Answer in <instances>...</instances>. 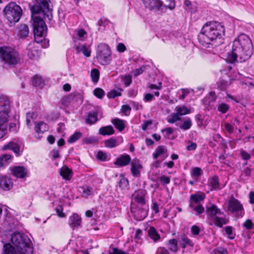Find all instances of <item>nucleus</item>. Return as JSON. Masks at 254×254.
Masks as SVG:
<instances>
[{
  "mask_svg": "<svg viewBox=\"0 0 254 254\" xmlns=\"http://www.w3.org/2000/svg\"><path fill=\"white\" fill-rule=\"evenodd\" d=\"M204 198V195L194 194L190 196V203H194L195 204H197L198 203L203 200Z\"/></svg>",
  "mask_w": 254,
  "mask_h": 254,
  "instance_id": "f704fd0d",
  "label": "nucleus"
},
{
  "mask_svg": "<svg viewBox=\"0 0 254 254\" xmlns=\"http://www.w3.org/2000/svg\"><path fill=\"white\" fill-rule=\"evenodd\" d=\"M119 186L122 190L127 189L128 187V180L125 178H122L119 183Z\"/></svg>",
  "mask_w": 254,
  "mask_h": 254,
  "instance_id": "37998d69",
  "label": "nucleus"
},
{
  "mask_svg": "<svg viewBox=\"0 0 254 254\" xmlns=\"http://www.w3.org/2000/svg\"><path fill=\"white\" fill-rule=\"evenodd\" d=\"M11 241L16 249L23 251V253H19L18 254H33L31 242L27 236L20 233H14L11 236Z\"/></svg>",
  "mask_w": 254,
  "mask_h": 254,
  "instance_id": "39448f33",
  "label": "nucleus"
},
{
  "mask_svg": "<svg viewBox=\"0 0 254 254\" xmlns=\"http://www.w3.org/2000/svg\"><path fill=\"white\" fill-rule=\"evenodd\" d=\"M148 235L149 237L154 242L159 241L160 236L157 232L156 230L153 227H151L148 230Z\"/></svg>",
  "mask_w": 254,
  "mask_h": 254,
  "instance_id": "393cba45",
  "label": "nucleus"
},
{
  "mask_svg": "<svg viewBox=\"0 0 254 254\" xmlns=\"http://www.w3.org/2000/svg\"><path fill=\"white\" fill-rule=\"evenodd\" d=\"M115 133V130L111 126H108L101 127L99 130V133L102 135H110Z\"/></svg>",
  "mask_w": 254,
  "mask_h": 254,
  "instance_id": "4be33fe9",
  "label": "nucleus"
},
{
  "mask_svg": "<svg viewBox=\"0 0 254 254\" xmlns=\"http://www.w3.org/2000/svg\"><path fill=\"white\" fill-rule=\"evenodd\" d=\"M83 51L82 53L84 54L85 56L86 57H89L90 56L91 51L88 49L85 45H83L82 47Z\"/></svg>",
  "mask_w": 254,
  "mask_h": 254,
  "instance_id": "69168bd1",
  "label": "nucleus"
},
{
  "mask_svg": "<svg viewBox=\"0 0 254 254\" xmlns=\"http://www.w3.org/2000/svg\"><path fill=\"white\" fill-rule=\"evenodd\" d=\"M181 239L182 242L181 247L183 249H185L187 246H193V243L185 234H183L181 235Z\"/></svg>",
  "mask_w": 254,
  "mask_h": 254,
  "instance_id": "7c9ffc66",
  "label": "nucleus"
},
{
  "mask_svg": "<svg viewBox=\"0 0 254 254\" xmlns=\"http://www.w3.org/2000/svg\"><path fill=\"white\" fill-rule=\"evenodd\" d=\"M143 3L146 8L151 11H162L164 3L160 0H142Z\"/></svg>",
  "mask_w": 254,
  "mask_h": 254,
  "instance_id": "9b49d317",
  "label": "nucleus"
},
{
  "mask_svg": "<svg viewBox=\"0 0 254 254\" xmlns=\"http://www.w3.org/2000/svg\"><path fill=\"white\" fill-rule=\"evenodd\" d=\"M167 151V149L164 146H159L156 149L155 152L153 153V156L154 159H157L159 156L163 155Z\"/></svg>",
  "mask_w": 254,
  "mask_h": 254,
  "instance_id": "c756f323",
  "label": "nucleus"
},
{
  "mask_svg": "<svg viewBox=\"0 0 254 254\" xmlns=\"http://www.w3.org/2000/svg\"><path fill=\"white\" fill-rule=\"evenodd\" d=\"M130 157L128 155H122L118 158L115 162V164L119 166L127 165L130 161Z\"/></svg>",
  "mask_w": 254,
  "mask_h": 254,
  "instance_id": "aec40b11",
  "label": "nucleus"
},
{
  "mask_svg": "<svg viewBox=\"0 0 254 254\" xmlns=\"http://www.w3.org/2000/svg\"><path fill=\"white\" fill-rule=\"evenodd\" d=\"M146 194V191L143 190H138L132 194L135 201L140 205H144L145 203L144 199Z\"/></svg>",
  "mask_w": 254,
  "mask_h": 254,
  "instance_id": "dca6fc26",
  "label": "nucleus"
},
{
  "mask_svg": "<svg viewBox=\"0 0 254 254\" xmlns=\"http://www.w3.org/2000/svg\"><path fill=\"white\" fill-rule=\"evenodd\" d=\"M32 84L35 86H38L42 88L45 85L44 81L40 76L36 75L34 76L32 79Z\"/></svg>",
  "mask_w": 254,
  "mask_h": 254,
  "instance_id": "cd10ccee",
  "label": "nucleus"
},
{
  "mask_svg": "<svg viewBox=\"0 0 254 254\" xmlns=\"http://www.w3.org/2000/svg\"><path fill=\"white\" fill-rule=\"evenodd\" d=\"M33 113H28L26 114V124L28 127H31V121L33 118Z\"/></svg>",
  "mask_w": 254,
  "mask_h": 254,
  "instance_id": "0e129e2a",
  "label": "nucleus"
},
{
  "mask_svg": "<svg viewBox=\"0 0 254 254\" xmlns=\"http://www.w3.org/2000/svg\"><path fill=\"white\" fill-rule=\"evenodd\" d=\"M48 128V127L46 124L43 122H40L36 125L35 129L36 132L40 133H43L47 130Z\"/></svg>",
  "mask_w": 254,
  "mask_h": 254,
  "instance_id": "2f4dec72",
  "label": "nucleus"
},
{
  "mask_svg": "<svg viewBox=\"0 0 254 254\" xmlns=\"http://www.w3.org/2000/svg\"><path fill=\"white\" fill-rule=\"evenodd\" d=\"M212 254H227V251L223 249H219L214 250Z\"/></svg>",
  "mask_w": 254,
  "mask_h": 254,
  "instance_id": "774afa93",
  "label": "nucleus"
},
{
  "mask_svg": "<svg viewBox=\"0 0 254 254\" xmlns=\"http://www.w3.org/2000/svg\"><path fill=\"white\" fill-rule=\"evenodd\" d=\"M122 89H120L119 90H112L107 94V96L109 98H114L116 97L121 95Z\"/></svg>",
  "mask_w": 254,
  "mask_h": 254,
  "instance_id": "49530a36",
  "label": "nucleus"
},
{
  "mask_svg": "<svg viewBox=\"0 0 254 254\" xmlns=\"http://www.w3.org/2000/svg\"><path fill=\"white\" fill-rule=\"evenodd\" d=\"M110 23V21L105 18H101L98 21V25L99 26L98 30L103 31L105 30L106 27Z\"/></svg>",
  "mask_w": 254,
  "mask_h": 254,
  "instance_id": "c85d7f7f",
  "label": "nucleus"
},
{
  "mask_svg": "<svg viewBox=\"0 0 254 254\" xmlns=\"http://www.w3.org/2000/svg\"><path fill=\"white\" fill-rule=\"evenodd\" d=\"M122 80L124 82V84L127 86H129L131 82V77L130 75H126L122 78Z\"/></svg>",
  "mask_w": 254,
  "mask_h": 254,
  "instance_id": "4d7b16f0",
  "label": "nucleus"
},
{
  "mask_svg": "<svg viewBox=\"0 0 254 254\" xmlns=\"http://www.w3.org/2000/svg\"><path fill=\"white\" fill-rule=\"evenodd\" d=\"M105 146L109 148H113L117 145V140L113 138H111L105 142Z\"/></svg>",
  "mask_w": 254,
  "mask_h": 254,
  "instance_id": "c03bdc74",
  "label": "nucleus"
},
{
  "mask_svg": "<svg viewBox=\"0 0 254 254\" xmlns=\"http://www.w3.org/2000/svg\"><path fill=\"white\" fill-rule=\"evenodd\" d=\"M176 113L180 116H183L190 113V109H188L185 106H177L175 108Z\"/></svg>",
  "mask_w": 254,
  "mask_h": 254,
  "instance_id": "72a5a7b5",
  "label": "nucleus"
},
{
  "mask_svg": "<svg viewBox=\"0 0 254 254\" xmlns=\"http://www.w3.org/2000/svg\"><path fill=\"white\" fill-rule=\"evenodd\" d=\"M192 126L191 121L190 119L188 118L186 120L183 124L180 126V128L183 130H186L189 129Z\"/></svg>",
  "mask_w": 254,
  "mask_h": 254,
  "instance_id": "ea45409f",
  "label": "nucleus"
},
{
  "mask_svg": "<svg viewBox=\"0 0 254 254\" xmlns=\"http://www.w3.org/2000/svg\"><path fill=\"white\" fill-rule=\"evenodd\" d=\"M12 174L16 178H23L27 174V169L22 166H15L11 168Z\"/></svg>",
  "mask_w": 254,
  "mask_h": 254,
  "instance_id": "4468645a",
  "label": "nucleus"
},
{
  "mask_svg": "<svg viewBox=\"0 0 254 254\" xmlns=\"http://www.w3.org/2000/svg\"><path fill=\"white\" fill-rule=\"evenodd\" d=\"M0 57L5 66L14 67L20 63L21 57L19 54L10 47H0Z\"/></svg>",
  "mask_w": 254,
  "mask_h": 254,
  "instance_id": "7ed1b4c3",
  "label": "nucleus"
},
{
  "mask_svg": "<svg viewBox=\"0 0 254 254\" xmlns=\"http://www.w3.org/2000/svg\"><path fill=\"white\" fill-rule=\"evenodd\" d=\"M176 2L175 0H169V3L164 4L163 7L168 8L170 10H173L175 8Z\"/></svg>",
  "mask_w": 254,
  "mask_h": 254,
  "instance_id": "8fccbe9b",
  "label": "nucleus"
},
{
  "mask_svg": "<svg viewBox=\"0 0 254 254\" xmlns=\"http://www.w3.org/2000/svg\"><path fill=\"white\" fill-rule=\"evenodd\" d=\"M97 113L93 112L89 113L88 118L86 119L87 124H92L95 123L97 121Z\"/></svg>",
  "mask_w": 254,
  "mask_h": 254,
  "instance_id": "e433bc0d",
  "label": "nucleus"
},
{
  "mask_svg": "<svg viewBox=\"0 0 254 254\" xmlns=\"http://www.w3.org/2000/svg\"><path fill=\"white\" fill-rule=\"evenodd\" d=\"M92 80L94 82H97L99 77V71L97 69H93L91 72Z\"/></svg>",
  "mask_w": 254,
  "mask_h": 254,
  "instance_id": "a18cd8bd",
  "label": "nucleus"
},
{
  "mask_svg": "<svg viewBox=\"0 0 254 254\" xmlns=\"http://www.w3.org/2000/svg\"><path fill=\"white\" fill-rule=\"evenodd\" d=\"M202 174V170L198 167H195L192 170V175L194 177H199Z\"/></svg>",
  "mask_w": 254,
  "mask_h": 254,
  "instance_id": "13d9d810",
  "label": "nucleus"
},
{
  "mask_svg": "<svg viewBox=\"0 0 254 254\" xmlns=\"http://www.w3.org/2000/svg\"><path fill=\"white\" fill-rule=\"evenodd\" d=\"M96 157L98 160L104 161L106 160L107 155L106 154L104 153L103 151H99L97 153Z\"/></svg>",
  "mask_w": 254,
  "mask_h": 254,
  "instance_id": "603ef678",
  "label": "nucleus"
},
{
  "mask_svg": "<svg viewBox=\"0 0 254 254\" xmlns=\"http://www.w3.org/2000/svg\"><path fill=\"white\" fill-rule=\"evenodd\" d=\"M12 187L13 183L10 178L5 176L0 177V188L4 190H8Z\"/></svg>",
  "mask_w": 254,
  "mask_h": 254,
  "instance_id": "2eb2a0df",
  "label": "nucleus"
},
{
  "mask_svg": "<svg viewBox=\"0 0 254 254\" xmlns=\"http://www.w3.org/2000/svg\"><path fill=\"white\" fill-rule=\"evenodd\" d=\"M122 112L126 115H127L130 113L131 108L128 105H123L122 107Z\"/></svg>",
  "mask_w": 254,
  "mask_h": 254,
  "instance_id": "680f3d73",
  "label": "nucleus"
},
{
  "mask_svg": "<svg viewBox=\"0 0 254 254\" xmlns=\"http://www.w3.org/2000/svg\"><path fill=\"white\" fill-rule=\"evenodd\" d=\"M10 111V103L7 97L0 94V118L4 120L8 119Z\"/></svg>",
  "mask_w": 254,
  "mask_h": 254,
  "instance_id": "9d476101",
  "label": "nucleus"
},
{
  "mask_svg": "<svg viewBox=\"0 0 254 254\" xmlns=\"http://www.w3.org/2000/svg\"><path fill=\"white\" fill-rule=\"evenodd\" d=\"M228 210L234 213L241 215L243 210L242 205L240 202L234 197L231 198L228 203Z\"/></svg>",
  "mask_w": 254,
  "mask_h": 254,
  "instance_id": "f8f14e48",
  "label": "nucleus"
},
{
  "mask_svg": "<svg viewBox=\"0 0 254 254\" xmlns=\"http://www.w3.org/2000/svg\"><path fill=\"white\" fill-rule=\"evenodd\" d=\"M94 94L98 98L101 99L105 95L104 91L100 88H97L94 90Z\"/></svg>",
  "mask_w": 254,
  "mask_h": 254,
  "instance_id": "de8ad7c7",
  "label": "nucleus"
},
{
  "mask_svg": "<svg viewBox=\"0 0 254 254\" xmlns=\"http://www.w3.org/2000/svg\"><path fill=\"white\" fill-rule=\"evenodd\" d=\"M15 33L18 38L25 39L29 33V29L28 25L25 24L20 25L16 28Z\"/></svg>",
  "mask_w": 254,
  "mask_h": 254,
  "instance_id": "ddd939ff",
  "label": "nucleus"
},
{
  "mask_svg": "<svg viewBox=\"0 0 254 254\" xmlns=\"http://www.w3.org/2000/svg\"><path fill=\"white\" fill-rule=\"evenodd\" d=\"M60 174L66 180H69L72 177L71 170L66 166H64L61 169Z\"/></svg>",
  "mask_w": 254,
  "mask_h": 254,
  "instance_id": "5701e85b",
  "label": "nucleus"
},
{
  "mask_svg": "<svg viewBox=\"0 0 254 254\" xmlns=\"http://www.w3.org/2000/svg\"><path fill=\"white\" fill-rule=\"evenodd\" d=\"M111 52L109 47L106 44H102L98 47L97 57L103 64H108L111 60Z\"/></svg>",
  "mask_w": 254,
  "mask_h": 254,
  "instance_id": "1a4fd4ad",
  "label": "nucleus"
},
{
  "mask_svg": "<svg viewBox=\"0 0 254 254\" xmlns=\"http://www.w3.org/2000/svg\"><path fill=\"white\" fill-rule=\"evenodd\" d=\"M159 180L162 185H167L170 183V178L169 177L162 176L159 178Z\"/></svg>",
  "mask_w": 254,
  "mask_h": 254,
  "instance_id": "5fc2aeb1",
  "label": "nucleus"
},
{
  "mask_svg": "<svg viewBox=\"0 0 254 254\" xmlns=\"http://www.w3.org/2000/svg\"><path fill=\"white\" fill-rule=\"evenodd\" d=\"M190 207L198 214H201L204 211V207L199 204H195L194 203H190Z\"/></svg>",
  "mask_w": 254,
  "mask_h": 254,
  "instance_id": "4c0bfd02",
  "label": "nucleus"
},
{
  "mask_svg": "<svg viewBox=\"0 0 254 254\" xmlns=\"http://www.w3.org/2000/svg\"><path fill=\"white\" fill-rule=\"evenodd\" d=\"M176 2L175 0H169V3L164 4L163 7L168 8L170 10H173L175 8Z\"/></svg>",
  "mask_w": 254,
  "mask_h": 254,
  "instance_id": "09e8293b",
  "label": "nucleus"
},
{
  "mask_svg": "<svg viewBox=\"0 0 254 254\" xmlns=\"http://www.w3.org/2000/svg\"><path fill=\"white\" fill-rule=\"evenodd\" d=\"M35 44V42L30 43L29 45V48L28 49L27 55L31 59H36L39 57L40 51L35 48H33L32 46Z\"/></svg>",
  "mask_w": 254,
  "mask_h": 254,
  "instance_id": "6ab92c4d",
  "label": "nucleus"
},
{
  "mask_svg": "<svg viewBox=\"0 0 254 254\" xmlns=\"http://www.w3.org/2000/svg\"><path fill=\"white\" fill-rule=\"evenodd\" d=\"M206 213L210 220L213 221L215 225L219 227H222L223 224L227 223V220L224 218L217 216V215H221L223 212L217 207L216 205L213 204L206 207Z\"/></svg>",
  "mask_w": 254,
  "mask_h": 254,
  "instance_id": "6e6552de",
  "label": "nucleus"
},
{
  "mask_svg": "<svg viewBox=\"0 0 254 254\" xmlns=\"http://www.w3.org/2000/svg\"><path fill=\"white\" fill-rule=\"evenodd\" d=\"M131 171L132 175L134 176H138L140 174L139 169L141 168V165L139 164H135L132 162H131Z\"/></svg>",
  "mask_w": 254,
  "mask_h": 254,
  "instance_id": "c9c22d12",
  "label": "nucleus"
},
{
  "mask_svg": "<svg viewBox=\"0 0 254 254\" xmlns=\"http://www.w3.org/2000/svg\"><path fill=\"white\" fill-rule=\"evenodd\" d=\"M218 110L222 113H225L229 109V106L224 103L220 104L218 107Z\"/></svg>",
  "mask_w": 254,
  "mask_h": 254,
  "instance_id": "3c124183",
  "label": "nucleus"
},
{
  "mask_svg": "<svg viewBox=\"0 0 254 254\" xmlns=\"http://www.w3.org/2000/svg\"><path fill=\"white\" fill-rule=\"evenodd\" d=\"M81 221V217L78 214L74 213L70 216L68 224L72 229H74L80 225Z\"/></svg>",
  "mask_w": 254,
  "mask_h": 254,
  "instance_id": "a211bd4d",
  "label": "nucleus"
},
{
  "mask_svg": "<svg viewBox=\"0 0 254 254\" xmlns=\"http://www.w3.org/2000/svg\"><path fill=\"white\" fill-rule=\"evenodd\" d=\"M224 129L229 133H232L234 131V127L231 124L225 123L224 125Z\"/></svg>",
  "mask_w": 254,
  "mask_h": 254,
  "instance_id": "6e6d98bb",
  "label": "nucleus"
},
{
  "mask_svg": "<svg viewBox=\"0 0 254 254\" xmlns=\"http://www.w3.org/2000/svg\"><path fill=\"white\" fill-rule=\"evenodd\" d=\"M5 18L11 24L19 21L22 14L21 8L15 2H10L3 10Z\"/></svg>",
  "mask_w": 254,
  "mask_h": 254,
  "instance_id": "423d86ee",
  "label": "nucleus"
},
{
  "mask_svg": "<svg viewBox=\"0 0 254 254\" xmlns=\"http://www.w3.org/2000/svg\"><path fill=\"white\" fill-rule=\"evenodd\" d=\"M117 49L119 52L122 53L125 51L126 47L123 43H119L117 46Z\"/></svg>",
  "mask_w": 254,
  "mask_h": 254,
  "instance_id": "338daca9",
  "label": "nucleus"
},
{
  "mask_svg": "<svg viewBox=\"0 0 254 254\" xmlns=\"http://www.w3.org/2000/svg\"><path fill=\"white\" fill-rule=\"evenodd\" d=\"M112 123L115 126L116 128L120 131H122L125 127L124 121L119 119H112Z\"/></svg>",
  "mask_w": 254,
  "mask_h": 254,
  "instance_id": "bb28decb",
  "label": "nucleus"
},
{
  "mask_svg": "<svg viewBox=\"0 0 254 254\" xmlns=\"http://www.w3.org/2000/svg\"><path fill=\"white\" fill-rule=\"evenodd\" d=\"M7 122L8 119L4 120L3 118H0V139L6 133Z\"/></svg>",
  "mask_w": 254,
  "mask_h": 254,
  "instance_id": "412c9836",
  "label": "nucleus"
},
{
  "mask_svg": "<svg viewBox=\"0 0 254 254\" xmlns=\"http://www.w3.org/2000/svg\"><path fill=\"white\" fill-rule=\"evenodd\" d=\"M34 4L30 7L31 15H41L46 21H50L52 18V9L50 8V0H32Z\"/></svg>",
  "mask_w": 254,
  "mask_h": 254,
  "instance_id": "20e7f679",
  "label": "nucleus"
},
{
  "mask_svg": "<svg viewBox=\"0 0 254 254\" xmlns=\"http://www.w3.org/2000/svg\"><path fill=\"white\" fill-rule=\"evenodd\" d=\"M56 212L60 217H64L65 215L63 212V208L61 205L58 206L56 208Z\"/></svg>",
  "mask_w": 254,
  "mask_h": 254,
  "instance_id": "864d4df0",
  "label": "nucleus"
},
{
  "mask_svg": "<svg viewBox=\"0 0 254 254\" xmlns=\"http://www.w3.org/2000/svg\"><path fill=\"white\" fill-rule=\"evenodd\" d=\"M224 32V27L220 23L214 21L207 22L198 34V40L204 47H208L210 44L217 46L223 43L221 38Z\"/></svg>",
  "mask_w": 254,
  "mask_h": 254,
  "instance_id": "f03ea898",
  "label": "nucleus"
},
{
  "mask_svg": "<svg viewBox=\"0 0 254 254\" xmlns=\"http://www.w3.org/2000/svg\"><path fill=\"white\" fill-rule=\"evenodd\" d=\"M92 189L90 187H86L83 188V192H82V196L83 197H86L88 195H90L91 193Z\"/></svg>",
  "mask_w": 254,
  "mask_h": 254,
  "instance_id": "052dcab7",
  "label": "nucleus"
},
{
  "mask_svg": "<svg viewBox=\"0 0 254 254\" xmlns=\"http://www.w3.org/2000/svg\"><path fill=\"white\" fill-rule=\"evenodd\" d=\"M253 54V45L251 39L243 34L235 39L232 49L227 53V60L233 63L235 62H243L248 60Z\"/></svg>",
  "mask_w": 254,
  "mask_h": 254,
  "instance_id": "f257e3e1",
  "label": "nucleus"
},
{
  "mask_svg": "<svg viewBox=\"0 0 254 254\" xmlns=\"http://www.w3.org/2000/svg\"><path fill=\"white\" fill-rule=\"evenodd\" d=\"M181 118L177 113H174L171 114L170 117L168 119V122L170 124H173L177 121H180Z\"/></svg>",
  "mask_w": 254,
  "mask_h": 254,
  "instance_id": "a19ab883",
  "label": "nucleus"
},
{
  "mask_svg": "<svg viewBox=\"0 0 254 254\" xmlns=\"http://www.w3.org/2000/svg\"><path fill=\"white\" fill-rule=\"evenodd\" d=\"M81 136L82 134L80 132H76L69 138L67 141L70 143H73L79 139Z\"/></svg>",
  "mask_w": 254,
  "mask_h": 254,
  "instance_id": "79ce46f5",
  "label": "nucleus"
},
{
  "mask_svg": "<svg viewBox=\"0 0 254 254\" xmlns=\"http://www.w3.org/2000/svg\"><path fill=\"white\" fill-rule=\"evenodd\" d=\"M243 225L247 229L250 230V229H251L253 227L254 224L251 220L247 219L244 223Z\"/></svg>",
  "mask_w": 254,
  "mask_h": 254,
  "instance_id": "bf43d9fd",
  "label": "nucleus"
},
{
  "mask_svg": "<svg viewBox=\"0 0 254 254\" xmlns=\"http://www.w3.org/2000/svg\"><path fill=\"white\" fill-rule=\"evenodd\" d=\"M209 185L211 187V190L217 189L219 187V179L217 176H213L209 182Z\"/></svg>",
  "mask_w": 254,
  "mask_h": 254,
  "instance_id": "473e14b6",
  "label": "nucleus"
},
{
  "mask_svg": "<svg viewBox=\"0 0 254 254\" xmlns=\"http://www.w3.org/2000/svg\"><path fill=\"white\" fill-rule=\"evenodd\" d=\"M191 232L193 235H198L200 232V228L196 225H193L191 228Z\"/></svg>",
  "mask_w": 254,
  "mask_h": 254,
  "instance_id": "e2e57ef3",
  "label": "nucleus"
},
{
  "mask_svg": "<svg viewBox=\"0 0 254 254\" xmlns=\"http://www.w3.org/2000/svg\"><path fill=\"white\" fill-rule=\"evenodd\" d=\"M3 149H10L14 153L19 154L20 147L18 144L13 141H10L7 144L3 146Z\"/></svg>",
  "mask_w": 254,
  "mask_h": 254,
  "instance_id": "a878e982",
  "label": "nucleus"
},
{
  "mask_svg": "<svg viewBox=\"0 0 254 254\" xmlns=\"http://www.w3.org/2000/svg\"><path fill=\"white\" fill-rule=\"evenodd\" d=\"M19 253H23V251H20L19 249L8 243L4 245L1 254H18Z\"/></svg>",
  "mask_w": 254,
  "mask_h": 254,
  "instance_id": "f3484780",
  "label": "nucleus"
},
{
  "mask_svg": "<svg viewBox=\"0 0 254 254\" xmlns=\"http://www.w3.org/2000/svg\"><path fill=\"white\" fill-rule=\"evenodd\" d=\"M169 250L174 253L178 251V242L177 240L173 239L169 241Z\"/></svg>",
  "mask_w": 254,
  "mask_h": 254,
  "instance_id": "58836bf2",
  "label": "nucleus"
},
{
  "mask_svg": "<svg viewBox=\"0 0 254 254\" xmlns=\"http://www.w3.org/2000/svg\"><path fill=\"white\" fill-rule=\"evenodd\" d=\"M41 16L34 14L31 15L35 40L37 43H40L42 41L41 38L46 33L47 29L45 22L40 17Z\"/></svg>",
  "mask_w": 254,
  "mask_h": 254,
  "instance_id": "0eeeda50",
  "label": "nucleus"
},
{
  "mask_svg": "<svg viewBox=\"0 0 254 254\" xmlns=\"http://www.w3.org/2000/svg\"><path fill=\"white\" fill-rule=\"evenodd\" d=\"M131 210L132 212L135 213L136 215H138V219L139 220L144 219L147 216L148 209L145 208L138 209L133 211L132 207H131Z\"/></svg>",
  "mask_w": 254,
  "mask_h": 254,
  "instance_id": "b1692460",
  "label": "nucleus"
}]
</instances>
